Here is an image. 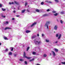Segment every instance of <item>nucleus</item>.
<instances>
[{
	"mask_svg": "<svg viewBox=\"0 0 65 65\" xmlns=\"http://www.w3.org/2000/svg\"><path fill=\"white\" fill-rule=\"evenodd\" d=\"M51 24V21H47L44 25L45 27H46L47 29H48V25Z\"/></svg>",
	"mask_w": 65,
	"mask_h": 65,
	"instance_id": "f257e3e1",
	"label": "nucleus"
},
{
	"mask_svg": "<svg viewBox=\"0 0 65 65\" xmlns=\"http://www.w3.org/2000/svg\"><path fill=\"white\" fill-rule=\"evenodd\" d=\"M34 42L36 44H39L41 42L40 41L38 42V41H36L35 40H34Z\"/></svg>",
	"mask_w": 65,
	"mask_h": 65,
	"instance_id": "f03ea898",
	"label": "nucleus"
},
{
	"mask_svg": "<svg viewBox=\"0 0 65 65\" xmlns=\"http://www.w3.org/2000/svg\"><path fill=\"white\" fill-rule=\"evenodd\" d=\"M57 29H58V26L56 25L55 26L54 29L56 30Z\"/></svg>",
	"mask_w": 65,
	"mask_h": 65,
	"instance_id": "7ed1b4c3",
	"label": "nucleus"
},
{
	"mask_svg": "<svg viewBox=\"0 0 65 65\" xmlns=\"http://www.w3.org/2000/svg\"><path fill=\"white\" fill-rule=\"evenodd\" d=\"M36 36H37L36 35H34L31 36V38L32 39H34V38H35V37H36Z\"/></svg>",
	"mask_w": 65,
	"mask_h": 65,
	"instance_id": "20e7f679",
	"label": "nucleus"
},
{
	"mask_svg": "<svg viewBox=\"0 0 65 65\" xmlns=\"http://www.w3.org/2000/svg\"><path fill=\"white\" fill-rule=\"evenodd\" d=\"M52 53L53 54L54 56H55L56 54H55V52H54L53 51H52Z\"/></svg>",
	"mask_w": 65,
	"mask_h": 65,
	"instance_id": "39448f33",
	"label": "nucleus"
},
{
	"mask_svg": "<svg viewBox=\"0 0 65 65\" xmlns=\"http://www.w3.org/2000/svg\"><path fill=\"white\" fill-rule=\"evenodd\" d=\"M35 25H36V23H33L31 25V27H32L33 26H34Z\"/></svg>",
	"mask_w": 65,
	"mask_h": 65,
	"instance_id": "423d86ee",
	"label": "nucleus"
},
{
	"mask_svg": "<svg viewBox=\"0 0 65 65\" xmlns=\"http://www.w3.org/2000/svg\"><path fill=\"white\" fill-rule=\"evenodd\" d=\"M25 32L26 33H29V32H30V31L29 30H26L25 31Z\"/></svg>",
	"mask_w": 65,
	"mask_h": 65,
	"instance_id": "0eeeda50",
	"label": "nucleus"
},
{
	"mask_svg": "<svg viewBox=\"0 0 65 65\" xmlns=\"http://www.w3.org/2000/svg\"><path fill=\"white\" fill-rule=\"evenodd\" d=\"M7 29H11V28L8 27H7L5 29V30H7Z\"/></svg>",
	"mask_w": 65,
	"mask_h": 65,
	"instance_id": "6e6552de",
	"label": "nucleus"
},
{
	"mask_svg": "<svg viewBox=\"0 0 65 65\" xmlns=\"http://www.w3.org/2000/svg\"><path fill=\"white\" fill-rule=\"evenodd\" d=\"M25 58H27V59H30L31 58V57H27V56H25Z\"/></svg>",
	"mask_w": 65,
	"mask_h": 65,
	"instance_id": "1a4fd4ad",
	"label": "nucleus"
},
{
	"mask_svg": "<svg viewBox=\"0 0 65 65\" xmlns=\"http://www.w3.org/2000/svg\"><path fill=\"white\" fill-rule=\"evenodd\" d=\"M47 15L45 14L43 15L42 17H46V16H47Z\"/></svg>",
	"mask_w": 65,
	"mask_h": 65,
	"instance_id": "9d476101",
	"label": "nucleus"
},
{
	"mask_svg": "<svg viewBox=\"0 0 65 65\" xmlns=\"http://www.w3.org/2000/svg\"><path fill=\"white\" fill-rule=\"evenodd\" d=\"M61 37V34H60L58 38V39H60Z\"/></svg>",
	"mask_w": 65,
	"mask_h": 65,
	"instance_id": "9b49d317",
	"label": "nucleus"
},
{
	"mask_svg": "<svg viewBox=\"0 0 65 65\" xmlns=\"http://www.w3.org/2000/svg\"><path fill=\"white\" fill-rule=\"evenodd\" d=\"M1 16L2 17V18H5V17H6V16H4L2 14L1 15Z\"/></svg>",
	"mask_w": 65,
	"mask_h": 65,
	"instance_id": "f8f14e48",
	"label": "nucleus"
},
{
	"mask_svg": "<svg viewBox=\"0 0 65 65\" xmlns=\"http://www.w3.org/2000/svg\"><path fill=\"white\" fill-rule=\"evenodd\" d=\"M8 51V48H6L5 50V52H6V53Z\"/></svg>",
	"mask_w": 65,
	"mask_h": 65,
	"instance_id": "ddd939ff",
	"label": "nucleus"
},
{
	"mask_svg": "<svg viewBox=\"0 0 65 65\" xmlns=\"http://www.w3.org/2000/svg\"><path fill=\"white\" fill-rule=\"evenodd\" d=\"M12 52H10L9 54L8 55H12Z\"/></svg>",
	"mask_w": 65,
	"mask_h": 65,
	"instance_id": "4468645a",
	"label": "nucleus"
},
{
	"mask_svg": "<svg viewBox=\"0 0 65 65\" xmlns=\"http://www.w3.org/2000/svg\"><path fill=\"white\" fill-rule=\"evenodd\" d=\"M4 38L5 39V40H7V38L5 37V36L4 37Z\"/></svg>",
	"mask_w": 65,
	"mask_h": 65,
	"instance_id": "2eb2a0df",
	"label": "nucleus"
},
{
	"mask_svg": "<svg viewBox=\"0 0 65 65\" xmlns=\"http://www.w3.org/2000/svg\"><path fill=\"white\" fill-rule=\"evenodd\" d=\"M24 63L25 64H26V65H27V64H28V63L26 61H24Z\"/></svg>",
	"mask_w": 65,
	"mask_h": 65,
	"instance_id": "dca6fc26",
	"label": "nucleus"
},
{
	"mask_svg": "<svg viewBox=\"0 0 65 65\" xmlns=\"http://www.w3.org/2000/svg\"><path fill=\"white\" fill-rule=\"evenodd\" d=\"M54 50L56 52H58V50L56 48H55Z\"/></svg>",
	"mask_w": 65,
	"mask_h": 65,
	"instance_id": "f3484780",
	"label": "nucleus"
},
{
	"mask_svg": "<svg viewBox=\"0 0 65 65\" xmlns=\"http://www.w3.org/2000/svg\"><path fill=\"white\" fill-rule=\"evenodd\" d=\"M23 56L24 57H25V58H26V53H25V52H24V55Z\"/></svg>",
	"mask_w": 65,
	"mask_h": 65,
	"instance_id": "a211bd4d",
	"label": "nucleus"
},
{
	"mask_svg": "<svg viewBox=\"0 0 65 65\" xmlns=\"http://www.w3.org/2000/svg\"><path fill=\"white\" fill-rule=\"evenodd\" d=\"M10 49H11V51H13V48L12 47H10Z\"/></svg>",
	"mask_w": 65,
	"mask_h": 65,
	"instance_id": "6ab92c4d",
	"label": "nucleus"
},
{
	"mask_svg": "<svg viewBox=\"0 0 65 65\" xmlns=\"http://www.w3.org/2000/svg\"><path fill=\"white\" fill-rule=\"evenodd\" d=\"M25 10H22V13H24V12H25Z\"/></svg>",
	"mask_w": 65,
	"mask_h": 65,
	"instance_id": "aec40b11",
	"label": "nucleus"
},
{
	"mask_svg": "<svg viewBox=\"0 0 65 65\" xmlns=\"http://www.w3.org/2000/svg\"><path fill=\"white\" fill-rule=\"evenodd\" d=\"M54 15L55 16H57L58 15V13H56L55 14H54Z\"/></svg>",
	"mask_w": 65,
	"mask_h": 65,
	"instance_id": "412c9836",
	"label": "nucleus"
},
{
	"mask_svg": "<svg viewBox=\"0 0 65 65\" xmlns=\"http://www.w3.org/2000/svg\"><path fill=\"white\" fill-rule=\"evenodd\" d=\"M30 48V47H28L27 48V51H28V50H29V48Z\"/></svg>",
	"mask_w": 65,
	"mask_h": 65,
	"instance_id": "4be33fe9",
	"label": "nucleus"
},
{
	"mask_svg": "<svg viewBox=\"0 0 65 65\" xmlns=\"http://www.w3.org/2000/svg\"><path fill=\"white\" fill-rule=\"evenodd\" d=\"M17 54H14V57H17Z\"/></svg>",
	"mask_w": 65,
	"mask_h": 65,
	"instance_id": "5701e85b",
	"label": "nucleus"
},
{
	"mask_svg": "<svg viewBox=\"0 0 65 65\" xmlns=\"http://www.w3.org/2000/svg\"><path fill=\"white\" fill-rule=\"evenodd\" d=\"M36 11H37V12H39V10L38 9H36Z\"/></svg>",
	"mask_w": 65,
	"mask_h": 65,
	"instance_id": "b1692460",
	"label": "nucleus"
},
{
	"mask_svg": "<svg viewBox=\"0 0 65 65\" xmlns=\"http://www.w3.org/2000/svg\"><path fill=\"white\" fill-rule=\"evenodd\" d=\"M2 10H3V11H5V10H6L5 9H4V8H2Z\"/></svg>",
	"mask_w": 65,
	"mask_h": 65,
	"instance_id": "393cba45",
	"label": "nucleus"
},
{
	"mask_svg": "<svg viewBox=\"0 0 65 65\" xmlns=\"http://www.w3.org/2000/svg\"><path fill=\"white\" fill-rule=\"evenodd\" d=\"M61 64H63V65H65V62H61Z\"/></svg>",
	"mask_w": 65,
	"mask_h": 65,
	"instance_id": "a878e982",
	"label": "nucleus"
},
{
	"mask_svg": "<svg viewBox=\"0 0 65 65\" xmlns=\"http://www.w3.org/2000/svg\"><path fill=\"white\" fill-rule=\"evenodd\" d=\"M55 0V1L56 2H57V3H58V2H59V1H58V0Z\"/></svg>",
	"mask_w": 65,
	"mask_h": 65,
	"instance_id": "bb28decb",
	"label": "nucleus"
},
{
	"mask_svg": "<svg viewBox=\"0 0 65 65\" xmlns=\"http://www.w3.org/2000/svg\"><path fill=\"white\" fill-rule=\"evenodd\" d=\"M15 4H17V5H18V4H19V3H18L17 2H15Z\"/></svg>",
	"mask_w": 65,
	"mask_h": 65,
	"instance_id": "cd10ccee",
	"label": "nucleus"
},
{
	"mask_svg": "<svg viewBox=\"0 0 65 65\" xmlns=\"http://www.w3.org/2000/svg\"><path fill=\"white\" fill-rule=\"evenodd\" d=\"M44 57H46V54H44Z\"/></svg>",
	"mask_w": 65,
	"mask_h": 65,
	"instance_id": "c85d7f7f",
	"label": "nucleus"
},
{
	"mask_svg": "<svg viewBox=\"0 0 65 65\" xmlns=\"http://www.w3.org/2000/svg\"><path fill=\"white\" fill-rule=\"evenodd\" d=\"M46 42H49V40L47 39H46Z\"/></svg>",
	"mask_w": 65,
	"mask_h": 65,
	"instance_id": "c756f323",
	"label": "nucleus"
},
{
	"mask_svg": "<svg viewBox=\"0 0 65 65\" xmlns=\"http://www.w3.org/2000/svg\"><path fill=\"white\" fill-rule=\"evenodd\" d=\"M64 13V11H62L60 12L61 14H63Z\"/></svg>",
	"mask_w": 65,
	"mask_h": 65,
	"instance_id": "7c9ffc66",
	"label": "nucleus"
},
{
	"mask_svg": "<svg viewBox=\"0 0 65 65\" xmlns=\"http://www.w3.org/2000/svg\"><path fill=\"white\" fill-rule=\"evenodd\" d=\"M41 5H43V4H44V2H42L41 3Z\"/></svg>",
	"mask_w": 65,
	"mask_h": 65,
	"instance_id": "2f4dec72",
	"label": "nucleus"
},
{
	"mask_svg": "<svg viewBox=\"0 0 65 65\" xmlns=\"http://www.w3.org/2000/svg\"><path fill=\"white\" fill-rule=\"evenodd\" d=\"M34 59H32L31 60H29V61L30 62H31V61H34Z\"/></svg>",
	"mask_w": 65,
	"mask_h": 65,
	"instance_id": "473e14b6",
	"label": "nucleus"
},
{
	"mask_svg": "<svg viewBox=\"0 0 65 65\" xmlns=\"http://www.w3.org/2000/svg\"><path fill=\"white\" fill-rule=\"evenodd\" d=\"M52 12L53 13H56V11H52Z\"/></svg>",
	"mask_w": 65,
	"mask_h": 65,
	"instance_id": "72a5a7b5",
	"label": "nucleus"
},
{
	"mask_svg": "<svg viewBox=\"0 0 65 65\" xmlns=\"http://www.w3.org/2000/svg\"><path fill=\"white\" fill-rule=\"evenodd\" d=\"M33 55H35V54H36V52H33L32 53Z\"/></svg>",
	"mask_w": 65,
	"mask_h": 65,
	"instance_id": "f704fd0d",
	"label": "nucleus"
},
{
	"mask_svg": "<svg viewBox=\"0 0 65 65\" xmlns=\"http://www.w3.org/2000/svg\"><path fill=\"white\" fill-rule=\"evenodd\" d=\"M20 61H23V59H19Z\"/></svg>",
	"mask_w": 65,
	"mask_h": 65,
	"instance_id": "c9c22d12",
	"label": "nucleus"
},
{
	"mask_svg": "<svg viewBox=\"0 0 65 65\" xmlns=\"http://www.w3.org/2000/svg\"><path fill=\"white\" fill-rule=\"evenodd\" d=\"M27 4H28V3H25V6H27Z\"/></svg>",
	"mask_w": 65,
	"mask_h": 65,
	"instance_id": "e433bc0d",
	"label": "nucleus"
},
{
	"mask_svg": "<svg viewBox=\"0 0 65 65\" xmlns=\"http://www.w3.org/2000/svg\"><path fill=\"white\" fill-rule=\"evenodd\" d=\"M58 34H57L56 35V37H58Z\"/></svg>",
	"mask_w": 65,
	"mask_h": 65,
	"instance_id": "4c0bfd02",
	"label": "nucleus"
},
{
	"mask_svg": "<svg viewBox=\"0 0 65 65\" xmlns=\"http://www.w3.org/2000/svg\"><path fill=\"white\" fill-rule=\"evenodd\" d=\"M3 52L4 53H6V52H5V50H4L3 51Z\"/></svg>",
	"mask_w": 65,
	"mask_h": 65,
	"instance_id": "58836bf2",
	"label": "nucleus"
},
{
	"mask_svg": "<svg viewBox=\"0 0 65 65\" xmlns=\"http://www.w3.org/2000/svg\"><path fill=\"white\" fill-rule=\"evenodd\" d=\"M60 22L61 24H63V21L61 20H60Z\"/></svg>",
	"mask_w": 65,
	"mask_h": 65,
	"instance_id": "ea45409f",
	"label": "nucleus"
},
{
	"mask_svg": "<svg viewBox=\"0 0 65 65\" xmlns=\"http://www.w3.org/2000/svg\"><path fill=\"white\" fill-rule=\"evenodd\" d=\"M18 39H19L20 38V36H18Z\"/></svg>",
	"mask_w": 65,
	"mask_h": 65,
	"instance_id": "a19ab883",
	"label": "nucleus"
},
{
	"mask_svg": "<svg viewBox=\"0 0 65 65\" xmlns=\"http://www.w3.org/2000/svg\"><path fill=\"white\" fill-rule=\"evenodd\" d=\"M52 3V2L50 1L48 2V3Z\"/></svg>",
	"mask_w": 65,
	"mask_h": 65,
	"instance_id": "79ce46f5",
	"label": "nucleus"
},
{
	"mask_svg": "<svg viewBox=\"0 0 65 65\" xmlns=\"http://www.w3.org/2000/svg\"><path fill=\"white\" fill-rule=\"evenodd\" d=\"M14 20H15V19H14V18H12V20H13V21Z\"/></svg>",
	"mask_w": 65,
	"mask_h": 65,
	"instance_id": "37998d69",
	"label": "nucleus"
},
{
	"mask_svg": "<svg viewBox=\"0 0 65 65\" xmlns=\"http://www.w3.org/2000/svg\"><path fill=\"white\" fill-rule=\"evenodd\" d=\"M58 42V41H56L55 42V43H57Z\"/></svg>",
	"mask_w": 65,
	"mask_h": 65,
	"instance_id": "c03bdc74",
	"label": "nucleus"
},
{
	"mask_svg": "<svg viewBox=\"0 0 65 65\" xmlns=\"http://www.w3.org/2000/svg\"><path fill=\"white\" fill-rule=\"evenodd\" d=\"M27 12H30V11L28 9L27 10Z\"/></svg>",
	"mask_w": 65,
	"mask_h": 65,
	"instance_id": "a18cd8bd",
	"label": "nucleus"
},
{
	"mask_svg": "<svg viewBox=\"0 0 65 65\" xmlns=\"http://www.w3.org/2000/svg\"><path fill=\"white\" fill-rule=\"evenodd\" d=\"M49 1H45V2H47V3H48V2Z\"/></svg>",
	"mask_w": 65,
	"mask_h": 65,
	"instance_id": "49530a36",
	"label": "nucleus"
},
{
	"mask_svg": "<svg viewBox=\"0 0 65 65\" xmlns=\"http://www.w3.org/2000/svg\"><path fill=\"white\" fill-rule=\"evenodd\" d=\"M20 15H17L16 17H20Z\"/></svg>",
	"mask_w": 65,
	"mask_h": 65,
	"instance_id": "de8ad7c7",
	"label": "nucleus"
},
{
	"mask_svg": "<svg viewBox=\"0 0 65 65\" xmlns=\"http://www.w3.org/2000/svg\"><path fill=\"white\" fill-rule=\"evenodd\" d=\"M47 11H50V9H48L47 10Z\"/></svg>",
	"mask_w": 65,
	"mask_h": 65,
	"instance_id": "09e8293b",
	"label": "nucleus"
},
{
	"mask_svg": "<svg viewBox=\"0 0 65 65\" xmlns=\"http://www.w3.org/2000/svg\"><path fill=\"white\" fill-rule=\"evenodd\" d=\"M2 7V5L1 4H0V7Z\"/></svg>",
	"mask_w": 65,
	"mask_h": 65,
	"instance_id": "8fccbe9b",
	"label": "nucleus"
},
{
	"mask_svg": "<svg viewBox=\"0 0 65 65\" xmlns=\"http://www.w3.org/2000/svg\"><path fill=\"white\" fill-rule=\"evenodd\" d=\"M13 12L14 13H15V11L14 10V11H13Z\"/></svg>",
	"mask_w": 65,
	"mask_h": 65,
	"instance_id": "3c124183",
	"label": "nucleus"
},
{
	"mask_svg": "<svg viewBox=\"0 0 65 65\" xmlns=\"http://www.w3.org/2000/svg\"><path fill=\"white\" fill-rule=\"evenodd\" d=\"M6 24H8V21H6Z\"/></svg>",
	"mask_w": 65,
	"mask_h": 65,
	"instance_id": "603ef678",
	"label": "nucleus"
},
{
	"mask_svg": "<svg viewBox=\"0 0 65 65\" xmlns=\"http://www.w3.org/2000/svg\"><path fill=\"white\" fill-rule=\"evenodd\" d=\"M44 36V34H42V36Z\"/></svg>",
	"mask_w": 65,
	"mask_h": 65,
	"instance_id": "864d4df0",
	"label": "nucleus"
},
{
	"mask_svg": "<svg viewBox=\"0 0 65 65\" xmlns=\"http://www.w3.org/2000/svg\"><path fill=\"white\" fill-rule=\"evenodd\" d=\"M9 4L11 5V4H12V3H9Z\"/></svg>",
	"mask_w": 65,
	"mask_h": 65,
	"instance_id": "5fc2aeb1",
	"label": "nucleus"
},
{
	"mask_svg": "<svg viewBox=\"0 0 65 65\" xmlns=\"http://www.w3.org/2000/svg\"><path fill=\"white\" fill-rule=\"evenodd\" d=\"M37 36H39V34H37Z\"/></svg>",
	"mask_w": 65,
	"mask_h": 65,
	"instance_id": "6e6d98bb",
	"label": "nucleus"
},
{
	"mask_svg": "<svg viewBox=\"0 0 65 65\" xmlns=\"http://www.w3.org/2000/svg\"><path fill=\"white\" fill-rule=\"evenodd\" d=\"M14 4V3L13 2H12V4Z\"/></svg>",
	"mask_w": 65,
	"mask_h": 65,
	"instance_id": "4d7b16f0",
	"label": "nucleus"
},
{
	"mask_svg": "<svg viewBox=\"0 0 65 65\" xmlns=\"http://www.w3.org/2000/svg\"><path fill=\"white\" fill-rule=\"evenodd\" d=\"M1 44H2L1 43H0V45H1Z\"/></svg>",
	"mask_w": 65,
	"mask_h": 65,
	"instance_id": "13d9d810",
	"label": "nucleus"
},
{
	"mask_svg": "<svg viewBox=\"0 0 65 65\" xmlns=\"http://www.w3.org/2000/svg\"><path fill=\"white\" fill-rule=\"evenodd\" d=\"M57 21L58 22H59V21H58V19H57Z\"/></svg>",
	"mask_w": 65,
	"mask_h": 65,
	"instance_id": "bf43d9fd",
	"label": "nucleus"
},
{
	"mask_svg": "<svg viewBox=\"0 0 65 65\" xmlns=\"http://www.w3.org/2000/svg\"><path fill=\"white\" fill-rule=\"evenodd\" d=\"M36 65H40V64H37Z\"/></svg>",
	"mask_w": 65,
	"mask_h": 65,
	"instance_id": "052dcab7",
	"label": "nucleus"
},
{
	"mask_svg": "<svg viewBox=\"0 0 65 65\" xmlns=\"http://www.w3.org/2000/svg\"><path fill=\"white\" fill-rule=\"evenodd\" d=\"M23 47H24V46H25L24 45H23Z\"/></svg>",
	"mask_w": 65,
	"mask_h": 65,
	"instance_id": "680f3d73",
	"label": "nucleus"
},
{
	"mask_svg": "<svg viewBox=\"0 0 65 65\" xmlns=\"http://www.w3.org/2000/svg\"><path fill=\"white\" fill-rule=\"evenodd\" d=\"M61 65V63H59V65Z\"/></svg>",
	"mask_w": 65,
	"mask_h": 65,
	"instance_id": "e2e57ef3",
	"label": "nucleus"
},
{
	"mask_svg": "<svg viewBox=\"0 0 65 65\" xmlns=\"http://www.w3.org/2000/svg\"><path fill=\"white\" fill-rule=\"evenodd\" d=\"M51 53H50V55H51Z\"/></svg>",
	"mask_w": 65,
	"mask_h": 65,
	"instance_id": "0e129e2a",
	"label": "nucleus"
},
{
	"mask_svg": "<svg viewBox=\"0 0 65 65\" xmlns=\"http://www.w3.org/2000/svg\"><path fill=\"white\" fill-rule=\"evenodd\" d=\"M18 9H19V8H18Z\"/></svg>",
	"mask_w": 65,
	"mask_h": 65,
	"instance_id": "69168bd1",
	"label": "nucleus"
},
{
	"mask_svg": "<svg viewBox=\"0 0 65 65\" xmlns=\"http://www.w3.org/2000/svg\"><path fill=\"white\" fill-rule=\"evenodd\" d=\"M30 14V13H29V14Z\"/></svg>",
	"mask_w": 65,
	"mask_h": 65,
	"instance_id": "338daca9",
	"label": "nucleus"
},
{
	"mask_svg": "<svg viewBox=\"0 0 65 65\" xmlns=\"http://www.w3.org/2000/svg\"><path fill=\"white\" fill-rule=\"evenodd\" d=\"M29 6H28V7H29Z\"/></svg>",
	"mask_w": 65,
	"mask_h": 65,
	"instance_id": "774afa93",
	"label": "nucleus"
}]
</instances>
